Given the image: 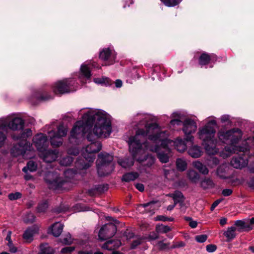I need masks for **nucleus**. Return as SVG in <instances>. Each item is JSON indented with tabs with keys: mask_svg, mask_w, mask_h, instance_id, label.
Listing matches in <instances>:
<instances>
[{
	"mask_svg": "<svg viewBox=\"0 0 254 254\" xmlns=\"http://www.w3.org/2000/svg\"><path fill=\"white\" fill-rule=\"evenodd\" d=\"M79 111L82 120L77 121L70 132L69 140L72 144H78L87 133L89 141L99 137H108L112 131L111 116L105 111L97 109H89L83 114Z\"/></svg>",
	"mask_w": 254,
	"mask_h": 254,
	"instance_id": "1",
	"label": "nucleus"
},
{
	"mask_svg": "<svg viewBox=\"0 0 254 254\" xmlns=\"http://www.w3.org/2000/svg\"><path fill=\"white\" fill-rule=\"evenodd\" d=\"M140 135L142 136L147 135L148 140H152L153 142L157 143L162 140V147L165 148L166 144L169 147L173 145L175 148L180 152H183L187 149V145L185 141L181 137L177 138L175 140H172L167 138L168 133L159 126L156 123L146 124L145 126V130L143 129H138L135 135L130 137L128 141L130 145V149L133 154H134L136 146L138 147V152L141 153L143 151L140 147L141 146L138 142V137Z\"/></svg>",
	"mask_w": 254,
	"mask_h": 254,
	"instance_id": "2",
	"label": "nucleus"
},
{
	"mask_svg": "<svg viewBox=\"0 0 254 254\" xmlns=\"http://www.w3.org/2000/svg\"><path fill=\"white\" fill-rule=\"evenodd\" d=\"M147 137V135L142 136L140 135L138 137V142L141 145L140 147L143 150L141 153L138 152L137 151L138 147L136 146L134 154H133L130 149V145H129V149L133 158H135L137 161L142 163L144 161H147L145 165L148 167L151 166L154 162V158L151 156L145 154L146 150H149L151 152H155L157 154L158 158L160 162L163 163H167L169 161V158L171 153V150L167 144L166 145L165 148L162 147V140L159 142L155 143L152 140L147 141L143 143L141 142L142 139L144 137ZM128 145H129L128 144Z\"/></svg>",
	"mask_w": 254,
	"mask_h": 254,
	"instance_id": "3",
	"label": "nucleus"
},
{
	"mask_svg": "<svg viewBox=\"0 0 254 254\" xmlns=\"http://www.w3.org/2000/svg\"><path fill=\"white\" fill-rule=\"evenodd\" d=\"M242 136V131L239 128L219 130L218 132L219 139L224 143H230V145L226 146L221 152V156L223 158H226L237 151L246 153L249 150L250 144L252 143L254 145V137L248 138L245 141V146H236L235 144L238 142Z\"/></svg>",
	"mask_w": 254,
	"mask_h": 254,
	"instance_id": "4",
	"label": "nucleus"
},
{
	"mask_svg": "<svg viewBox=\"0 0 254 254\" xmlns=\"http://www.w3.org/2000/svg\"><path fill=\"white\" fill-rule=\"evenodd\" d=\"M217 123L214 118L209 119L206 125L199 127L197 132L198 138L202 140V145L206 152L213 155L218 152L216 148V140L215 138Z\"/></svg>",
	"mask_w": 254,
	"mask_h": 254,
	"instance_id": "5",
	"label": "nucleus"
},
{
	"mask_svg": "<svg viewBox=\"0 0 254 254\" xmlns=\"http://www.w3.org/2000/svg\"><path fill=\"white\" fill-rule=\"evenodd\" d=\"M32 131L29 128L24 129L20 136H13L14 139H20V142L11 149V154L13 156L22 155L23 157L30 159L34 157V150L32 144L27 141L26 138L32 135Z\"/></svg>",
	"mask_w": 254,
	"mask_h": 254,
	"instance_id": "6",
	"label": "nucleus"
},
{
	"mask_svg": "<svg viewBox=\"0 0 254 254\" xmlns=\"http://www.w3.org/2000/svg\"><path fill=\"white\" fill-rule=\"evenodd\" d=\"M92 141L91 142L82 149V155L87 162L79 159L76 162V166L80 169H86L90 167L95 159V153L102 148L101 142Z\"/></svg>",
	"mask_w": 254,
	"mask_h": 254,
	"instance_id": "7",
	"label": "nucleus"
},
{
	"mask_svg": "<svg viewBox=\"0 0 254 254\" xmlns=\"http://www.w3.org/2000/svg\"><path fill=\"white\" fill-rule=\"evenodd\" d=\"M47 133L50 143L53 146L59 147L63 144V137L65 136L67 127L63 124L56 126L53 124L49 126Z\"/></svg>",
	"mask_w": 254,
	"mask_h": 254,
	"instance_id": "8",
	"label": "nucleus"
},
{
	"mask_svg": "<svg viewBox=\"0 0 254 254\" xmlns=\"http://www.w3.org/2000/svg\"><path fill=\"white\" fill-rule=\"evenodd\" d=\"M113 160V156L108 153H102L99 155L96 164L97 172L100 176L108 175L114 170Z\"/></svg>",
	"mask_w": 254,
	"mask_h": 254,
	"instance_id": "9",
	"label": "nucleus"
},
{
	"mask_svg": "<svg viewBox=\"0 0 254 254\" xmlns=\"http://www.w3.org/2000/svg\"><path fill=\"white\" fill-rule=\"evenodd\" d=\"M77 83L73 79H64L55 82L53 86V90L56 94H63L76 91Z\"/></svg>",
	"mask_w": 254,
	"mask_h": 254,
	"instance_id": "10",
	"label": "nucleus"
},
{
	"mask_svg": "<svg viewBox=\"0 0 254 254\" xmlns=\"http://www.w3.org/2000/svg\"><path fill=\"white\" fill-rule=\"evenodd\" d=\"M0 120L6 121L5 129L9 128L12 130H20L23 128L24 122L19 117L11 118L10 116L0 118Z\"/></svg>",
	"mask_w": 254,
	"mask_h": 254,
	"instance_id": "11",
	"label": "nucleus"
},
{
	"mask_svg": "<svg viewBox=\"0 0 254 254\" xmlns=\"http://www.w3.org/2000/svg\"><path fill=\"white\" fill-rule=\"evenodd\" d=\"M45 180L48 184L50 189L56 190L62 188L65 183L63 181L59 175L55 172H48L46 174Z\"/></svg>",
	"mask_w": 254,
	"mask_h": 254,
	"instance_id": "12",
	"label": "nucleus"
},
{
	"mask_svg": "<svg viewBox=\"0 0 254 254\" xmlns=\"http://www.w3.org/2000/svg\"><path fill=\"white\" fill-rule=\"evenodd\" d=\"M196 129L197 125L193 120L188 119L184 121L183 123V131L186 136V139L187 141L190 142L193 141L194 137L190 135L194 133Z\"/></svg>",
	"mask_w": 254,
	"mask_h": 254,
	"instance_id": "13",
	"label": "nucleus"
},
{
	"mask_svg": "<svg viewBox=\"0 0 254 254\" xmlns=\"http://www.w3.org/2000/svg\"><path fill=\"white\" fill-rule=\"evenodd\" d=\"M117 228L115 225L109 223L104 225L99 232L98 236L100 240L104 241L115 235Z\"/></svg>",
	"mask_w": 254,
	"mask_h": 254,
	"instance_id": "14",
	"label": "nucleus"
},
{
	"mask_svg": "<svg viewBox=\"0 0 254 254\" xmlns=\"http://www.w3.org/2000/svg\"><path fill=\"white\" fill-rule=\"evenodd\" d=\"M33 143L39 152L45 151L49 145L47 136L46 134L40 133L36 134L33 138Z\"/></svg>",
	"mask_w": 254,
	"mask_h": 254,
	"instance_id": "15",
	"label": "nucleus"
},
{
	"mask_svg": "<svg viewBox=\"0 0 254 254\" xmlns=\"http://www.w3.org/2000/svg\"><path fill=\"white\" fill-rule=\"evenodd\" d=\"M99 57L102 60L106 62L105 65H110L114 63L116 54L115 51L109 48H105L100 52Z\"/></svg>",
	"mask_w": 254,
	"mask_h": 254,
	"instance_id": "16",
	"label": "nucleus"
},
{
	"mask_svg": "<svg viewBox=\"0 0 254 254\" xmlns=\"http://www.w3.org/2000/svg\"><path fill=\"white\" fill-rule=\"evenodd\" d=\"M40 156L43 160L47 163L55 161L59 156V152L57 150H47L40 152Z\"/></svg>",
	"mask_w": 254,
	"mask_h": 254,
	"instance_id": "17",
	"label": "nucleus"
},
{
	"mask_svg": "<svg viewBox=\"0 0 254 254\" xmlns=\"http://www.w3.org/2000/svg\"><path fill=\"white\" fill-rule=\"evenodd\" d=\"M231 164L233 167L236 169H242L246 167L248 164V156L244 154L243 156L234 157Z\"/></svg>",
	"mask_w": 254,
	"mask_h": 254,
	"instance_id": "18",
	"label": "nucleus"
},
{
	"mask_svg": "<svg viewBox=\"0 0 254 254\" xmlns=\"http://www.w3.org/2000/svg\"><path fill=\"white\" fill-rule=\"evenodd\" d=\"M159 206L160 204L158 201H151L139 205L137 209L140 212H144L145 211L153 213L155 210L157 209Z\"/></svg>",
	"mask_w": 254,
	"mask_h": 254,
	"instance_id": "19",
	"label": "nucleus"
},
{
	"mask_svg": "<svg viewBox=\"0 0 254 254\" xmlns=\"http://www.w3.org/2000/svg\"><path fill=\"white\" fill-rule=\"evenodd\" d=\"M64 225L60 222L54 223L50 228L49 231L55 237H58L60 236L63 232Z\"/></svg>",
	"mask_w": 254,
	"mask_h": 254,
	"instance_id": "20",
	"label": "nucleus"
},
{
	"mask_svg": "<svg viewBox=\"0 0 254 254\" xmlns=\"http://www.w3.org/2000/svg\"><path fill=\"white\" fill-rule=\"evenodd\" d=\"M234 225L237 228V230L239 231L250 230L252 229V227L250 226L248 220H237L235 221Z\"/></svg>",
	"mask_w": 254,
	"mask_h": 254,
	"instance_id": "21",
	"label": "nucleus"
},
{
	"mask_svg": "<svg viewBox=\"0 0 254 254\" xmlns=\"http://www.w3.org/2000/svg\"><path fill=\"white\" fill-rule=\"evenodd\" d=\"M38 233V229L35 227L27 229L23 234V238L27 242H30L33 240L34 235Z\"/></svg>",
	"mask_w": 254,
	"mask_h": 254,
	"instance_id": "22",
	"label": "nucleus"
},
{
	"mask_svg": "<svg viewBox=\"0 0 254 254\" xmlns=\"http://www.w3.org/2000/svg\"><path fill=\"white\" fill-rule=\"evenodd\" d=\"M90 64L91 62H88L87 64L84 63L81 65V76L79 77L80 78H81V77H83L87 79L90 78L91 74L90 67L89 66L90 65Z\"/></svg>",
	"mask_w": 254,
	"mask_h": 254,
	"instance_id": "23",
	"label": "nucleus"
},
{
	"mask_svg": "<svg viewBox=\"0 0 254 254\" xmlns=\"http://www.w3.org/2000/svg\"><path fill=\"white\" fill-rule=\"evenodd\" d=\"M6 121L0 120V148L4 145L6 139V136L3 132L6 130Z\"/></svg>",
	"mask_w": 254,
	"mask_h": 254,
	"instance_id": "24",
	"label": "nucleus"
},
{
	"mask_svg": "<svg viewBox=\"0 0 254 254\" xmlns=\"http://www.w3.org/2000/svg\"><path fill=\"white\" fill-rule=\"evenodd\" d=\"M203 151L199 146L194 145L188 150L189 154L192 158H198L202 154Z\"/></svg>",
	"mask_w": 254,
	"mask_h": 254,
	"instance_id": "25",
	"label": "nucleus"
},
{
	"mask_svg": "<svg viewBox=\"0 0 254 254\" xmlns=\"http://www.w3.org/2000/svg\"><path fill=\"white\" fill-rule=\"evenodd\" d=\"M237 228L236 227L231 226L228 227L226 231H225L223 234L227 238V242H230L233 240L236 236V231Z\"/></svg>",
	"mask_w": 254,
	"mask_h": 254,
	"instance_id": "26",
	"label": "nucleus"
},
{
	"mask_svg": "<svg viewBox=\"0 0 254 254\" xmlns=\"http://www.w3.org/2000/svg\"><path fill=\"white\" fill-rule=\"evenodd\" d=\"M216 59L214 55H209L206 53H203L199 59V63L201 65H206L208 64L210 60Z\"/></svg>",
	"mask_w": 254,
	"mask_h": 254,
	"instance_id": "27",
	"label": "nucleus"
},
{
	"mask_svg": "<svg viewBox=\"0 0 254 254\" xmlns=\"http://www.w3.org/2000/svg\"><path fill=\"white\" fill-rule=\"evenodd\" d=\"M56 250L49 246L48 244H43L40 245V251L38 254H54Z\"/></svg>",
	"mask_w": 254,
	"mask_h": 254,
	"instance_id": "28",
	"label": "nucleus"
},
{
	"mask_svg": "<svg viewBox=\"0 0 254 254\" xmlns=\"http://www.w3.org/2000/svg\"><path fill=\"white\" fill-rule=\"evenodd\" d=\"M192 165L193 167L198 170L200 173L204 175H206L208 173V169L200 162L198 161H194L192 163Z\"/></svg>",
	"mask_w": 254,
	"mask_h": 254,
	"instance_id": "29",
	"label": "nucleus"
},
{
	"mask_svg": "<svg viewBox=\"0 0 254 254\" xmlns=\"http://www.w3.org/2000/svg\"><path fill=\"white\" fill-rule=\"evenodd\" d=\"M168 196L172 197L174 201V203H177L178 202H183L184 197L181 191H176L173 193H169L167 194Z\"/></svg>",
	"mask_w": 254,
	"mask_h": 254,
	"instance_id": "30",
	"label": "nucleus"
},
{
	"mask_svg": "<svg viewBox=\"0 0 254 254\" xmlns=\"http://www.w3.org/2000/svg\"><path fill=\"white\" fill-rule=\"evenodd\" d=\"M81 250L78 252V254H92V250L90 245L87 243H82L80 244Z\"/></svg>",
	"mask_w": 254,
	"mask_h": 254,
	"instance_id": "31",
	"label": "nucleus"
},
{
	"mask_svg": "<svg viewBox=\"0 0 254 254\" xmlns=\"http://www.w3.org/2000/svg\"><path fill=\"white\" fill-rule=\"evenodd\" d=\"M176 164L177 170L180 171H184L187 168V163L185 159H177Z\"/></svg>",
	"mask_w": 254,
	"mask_h": 254,
	"instance_id": "32",
	"label": "nucleus"
},
{
	"mask_svg": "<svg viewBox=\"0 0 254 254\" xmlns=\"http://www.w3.org/2000/svg\"><path fill=\"white\" fill-rule=\"evenodd\" d=\"M121 244V241L119 240L109 241L104 245V248L111 250L118 248Z\"/></svg>",
	"mask_w": 254,
	"mask_h": 254,
	"instance_id": "33",
	"label": "nucleus"
},
{
	"mask_svg": "<svg viewBox=\"0 0 254 254\" xmlns=\"http://www.w3.org/2000/svg\"><path fill=\"white\" fill-rule=\"evenodd\" d=\"M95 83L104 86H109L112 84V81L108 77L96 78L94 79Z\"/></svg>",
	"mask_w": 254,
	"mask_h": 254,
	"instance_id": "34",
	"label": "nucleus"
},
{
	"mask_svg": "<svg viewBox=\"0 0 254 254\" xmlns=\"http://www.w3.org/2000/svg\"><path fill=\"white\" fill-rule=\"evenodd\" d=\"M187 176L190 180L193 183H196L199 179L198 174L193 170H190L187 172Z\"/></svg>",
	"mask_w": 254,
	"mask_h": 254,
	"instance_id": "35",
	"label": "nucleus"
},
{
	"mask_svg": "<svg viewBox=\"0 0 254 254\" xmlns=\"http://www.w3.org/2000/svg\"><path fill=\"white\" fill-rule=\"evenodd\" d=\"M138 177L137 173L131 172L125 174L122 178V180L125 182H129L134 180Z\"/></svg>",
	"mask_w": 254,
	"mask_h": 254,
	"instance_id": "36",
	"label": "nucleus"
},
{
	"mask_svg": "<svg viewBox=\"0 0 254 254\" xmlns=\"http://www.w3.org/2000/svg\"><path fill=\"white\" fill-rule=\"evenodd\" d=\"M119 164L123 168H129L133 165V159H126L125 160H119Z\"/></svg>",
	"mask_w": 254,
	"mask_h": 254,
	"instance_id": "37",
	"label": "nucleus"
},
{
	"mask_svg": "<svg viewBox=\"0 0 254 254\" xmlns=\"http://www.w3.org/2000/svg\"><path fill=\"white\" fill-rule=\"evenodd\" d=\"M37 169V165L36 163L32 161H29L27 164V166L26 167H24L22 170L24 172L27 173L28 171L30 172H34L36 171Z\"/></svg>",
	"mask_w": 254,
	"mask_h": 254,
	"instance_id": "38",
	"label": "nucleus"
},
{
	"mask_svg": "<svg viewBox=\"0 0 254 254\" xmlns=\"http://www.w3.org/2000/svg\"><path fill=\"white\" fill-rule=\"evenodd\" d=\"M227 167L225 165L220 166L217 169L218 176L221 179H226L228 178L226 175Z\"/></svg>",
	"mask_w": 254,
	"mask_h": 254,
	"instance_id": "39",
	"label": "nucleus"
},
{
	"mask_svg": "<svg viewBox=\"0 0 254 254\" xmlns=\"http://www.w3.org/2000/svg\"><path fill=\"white\" fill-rule=\"evenodd\" d=\"M171 230L168 226L158 224L156 226L155 230L157 233H166Z\"/></svg>",
	"mask_w": 254,
	"mask_h": 254,
	"instance_id": "40",
	"label": "nucleus"
},
{
	"mask_svg": "<svg viewBox=\"0 0 254 254\" xmlns=\"http://www.w3.org/2000/svg\"><path fill=\"white\" fill-rule=\"evenodd\" d=\"M201 187L204 189L212 188L213 186V183L212 180L210 179H204L201 182Z\"/></svg>",
	"mask_w": 254,
	"mask_h": 254,
	"instance_id": "41",
	"label": "nucleus"
},
{
	"mask_svg": "<svg viewBox=\"0 0 254 254\" xmlns=\"http://www.w3.org/2000/svg\"><path fill=\"white\" fill-rule=\"evenodd\" d=\"M73 161L72 157L67 156L65 157H63L60 160V164L62 166H67L71 164Z\"/></svg>",
	"mask_w": 254,
	"mask_h": 254,
	"instance_id": "42",
	"label": "nucleus"
},
{
	"mask_svg": "<svg viewBox=\"0 0 254 254\" xmlns=\"http://www.w3.org/2000/svg\"><path fill=\"white\" fill-rule=\"evenodd\" d=\"M182 0H161L164 4L169 7L174 6L179 3Z\"/></svg>",
	"mask_w": 254,
	"mask_h": 254,
	"instance_id": "43",
	"label": "nucleus"
},
{
	"mask_svg": "<svg viewBox=\"0 0 254 254\" xmlns=\"http://www.w3.org/2000/svg\"><path fill=\"white\" fill-rule=\"evenodd\" d=\"M22 194L19 192H15L14 193H10L8 195V198L10 200H15L20 198Z\"/></svg>",
	"mask_w": 254,
	"mask_h": 254,
	"instance_id": "44",
	"label": "nucleus"
},
{
	"mask_svg": "<svg viewBox=\"0 0 254 254\" xmlns=\"http://www.w3.org/2000/svg\"><path fill=\"white\" fill-rule=\"evenodd\" d=\"M35 220V217L33 214L31 213H28L26 215H25L23 218V221L25 223H32Z\"/></svg>",
	"mask_w": 254,
	"mask_h": 254,
	"instance_id": "45",
	"label": "nucleus"
},
{
	"mask_svg": "<svg viewBox=\"0 0 254 254\" xmlns=\"http://www.w3.org/2000/svg\"><path fill=\"white\" fill-rule=\"evenodd\" d=\"M62 242L64 244L69 245L72 243V239L70 234H67L62 239Z\"/></svg>",
	"mask_w": 254,
	"mask_h": 254,
	"instance_id": "46",
	"label": "nucleus"
},
{
	"mask_svg": "<svg viewBox=\"0 0 254 254\" xmlns=\"http://www.w3.org/2000/svg\"><path fill=\"white\" fill-rule=\"evenodd\" d=\"M207 236L206 235H197L195 237V240L198 243H204L206 241Z\"/></svg>",
	"mask_w": 254,
	"mask_h": 254,
	"instance_id": "47",
	"label": "nucleus"
},
{
	"mask_svg": "<svg viewBox=\"0 0 254 254\" xmlns=\"http://www.w3.org/2000/svg\"><path fill=\"white\" fill-rule=\"evenodd\" d=\"M142 241V240L140 238H135L131 245V248L132 249H135L137 246L141 243Z\"/></svg>",
	"mask_w": 254,
	"mask_h": 254,
	"instance_id": "48",
	"label": "nucleus"
},
{
	"mask_svg": "<svg viewBox=\"0 0 254 254\" xmlns=\"http://www.w3.org/2000/svg\"><path fill=\"white\" fill-rule=\"evenodd\" d=\"M74 250H75L74 247H66L63 248L61 250V252L62 254H70L73 251H74Z\"/></svg>",
	"mask_w": 254,
	"mask_h": 254,
	"instance_id": "49",
	"label": "nucleus"
},
{
	"mask_svg": "<svg viewBox=\"0 0 254 254\" xmlns=\"http://www.w3.org/2000/svg\"><path fill=\"white\" fill-rule=\"evenodd\" d=\"M182 124V121L179 119H173L171 120L170 122V127H175V126H180Z\"/></svg>",
	"mask_w": 254,
	"mask_h": 254,
	"instance_id": "50",
	"label": "nucleus"
},
{
	"mask_svg": "<svg viewBox=\"0 0 254 254\" xmlns=\"http://www.w3.org/2000/svg\"><path fill=\"white\" fill-rule=\"evenodd\" d=\"M48 207V203L47 202H44L43 203L40 204L38 207V210L39 212L44 211Z\"/></svg>",
	"mask_w": 254,
	"mask_h": 254,
	"instance_id": "51",
	"label": "nucleus"
},
{
	"mask_svg": "<svg viewBox=\"0 0 254 254\" xmlns=\"http://www.w3.org/2000/svg\"><path fill=\"white\" fill-rule=\"evenodd\" d=\"M158 247L161 250H166L169 248V244L164 243L163 242H159L158 243Z\"/></svg>",
	"mask_w": 254,
	"mask_h": 254,
	"instance_id": "52",
	"label": "nucleus"
},
{
	"mask_svg": "<svg viewBox=\"0 0 254 254\" xmlns=\"http://www.w3.org/2000/svg\"><path fill=\"white\" fill-rule=\"evenodd\" d=\"M67 153L70 155H76L79 153V149L76 147L69 148L68 149Z\"/></svg>",
	"mask_w": 254,
	"mask_h": 254,
	"instance_id": "53",
	"label": "nucleus"
},
{
	"mask_svg": "<svg viewBox=\"0 0 254 254\" xmlns=\"http://www.w3.org/2000/svg\"><path fill=\"white\" fill-rule=\"evenodd\" d=\"M7 246L8 247L10 252L15 253L17 252V248L13 245L12 242L8 243Z\"/></svg>",
	"mask_w": 254,
	"mask_h": 254,
	"instance_id": "54",
	"label": "nucleus"
},
{
	"mask_svg": "<svg viewBox=\"0 0 254 254\" xmlns=\"http://www.w3.org/2000/svg\"><path fill=\"white\" fill-rule=\"evenodd\" d=\"M171 117L173 119H179L181 120L183 118V115L179 112H174Z\"/></svg>",
	"mask_w": 254,
	"mask_h": 254,
	"instance_id": "55",
	"label": "nucleus"
},
{
	"mask_svg": "<svg viewBox=\"0 0 254 254\" xmlns=\"http://www.w3.org/2000/svg\"><path fill=\"white\" fill-rule=\"evenodd\" d=\"M158 233H157V232H152L148 235L147 239H148L149 241L156 240L158 238Z\"/></svg>",
	"mask_w": 254,
	"mask_h": 254,
	"instance_id": "56",
	"label": "nucleus"
},
{
	"mask_svg": "<svg viewBox=\"0 0 254 254\" xmlns=\"http://www.w3.org/2000/svg\"><path fill=\"white\" fill-rule=\"evenodd\" d=\"M217 247L214 245L210 244L206 246V251L209 253H212L216 250Z\"/></svg>",
	"mask_w": 254,
	"mask_h": 254,
	"instance_id": "57",
	"label": "nucleus"
},
{
	"mask_svg": "<svg viewBox=\"0 0 254 254\" xmlns=\"http://www.w3.org/2000/svg\"><path fill=\"white\" fill-rule=\"evenodd\" d=\"M232 192L233 191L231 189H226L222 190V193L224 196H230Z\"/></svg>",
	"mask_w": 254,
	"mask_h": 254,
	"instance_id": "58",
	"label": "nucleus"
},
{
	"mask_svg": "<svg viewBox=\"0 0 254 254\" xmlns=\"http://www.w3.org/2000/svg\"><path fill=\"white\" fill-rule=\"evenodd\" d=\"M166 218L165 216L164 215H158L155 217H154V220L156 221H166Z\"/></svg>",
	"mask_w": 254,
	"mask_h": 254,
	"instance_id": "59",
	"label": "nucleus"
},
{
	"mask_svg": "<svg viewBox=\"0 0 254 254\" xmlns=\"http://www.w3.org/2000/svg\"><path fill=\"white\" fill-rule=\"evenodd\" d=\"M220 119L222 123H226L229 121L230 116L229 115H224L221 117Z\"/></svg>",
	"mask_w": 254,
	"mask_h": 254,
	"instance_id": "60",
	"label": "nucleus"
},
{
	"mask_svg": "<svg viewBox=\"0 0 254 254\" xmlns=\"http://www.w3.org/2000/svg\"><path fill=\"white\" fill-rule=\"evenodd\" d=\"M136 188L140 191L142 192L144 190V186L142 184L138 183L135 185Z\"/></svg>",
	"mask_w": 254,
	"mask_h": 254,
	"instance_id": "61",
	"label": "nucleus"
},
{
	"mask_svg": "<svg viewBox=\"0 0 254 254\" xmlns=\"http://www.w3.org/2000/svg\"><path fill=\"white\" fill-rule=\"evenodd\" d=\"M74 173H75L74 172H73L72 170L68 169L64 172V175L65 177H68L69 175H71V176H72V175Z\"/></svg>",
	"mask_w": 254,
	"mask_h": 254,
	"instance_id": "62",
	"label": "nucleus"
},
{
	"mask_svg": "<svg viewBox=\"0 0 254 254\" xmlns=\"http://www.w3.org/2000/svg\"><path fill=\"white\" fill-rule=\"evenodd\" d=\"M189 225L192 228H195L197 226V222L196 221L191 220L189 223Z\"/></svg>",
	"mask_w": 254,
	"mask_h": 254,
	"instance_id": "63",
	"label": "nucleus"
},
{
	"mask_svg": "<svg viewBox=\"0 0 254 254\" xmlns=\"http://www.w3.org/2000/svg\"><path fill=\"white\" fill-rule=\"evenodd\" d=\"M115 85L117 88H120L122 86L123 82L120 79H117L115 81Z\"/></svg>",
	"mask_w": 254,
	"mask_h": 254,
	"instance_id": "64",
	"label": "nucleus"
}]
</instances>
